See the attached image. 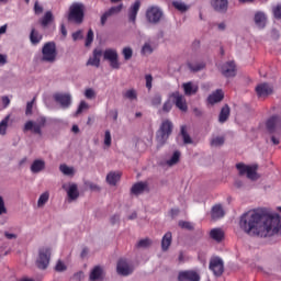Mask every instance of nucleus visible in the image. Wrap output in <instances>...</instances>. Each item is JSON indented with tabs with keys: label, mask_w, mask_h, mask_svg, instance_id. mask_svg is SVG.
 <instances>
[{
	"label": "nucleus",
	"mask_w": 281,
	"mask_h": 281,
	"mask_svg": "<svg viewBox=\"0 0 281 281\" xmlns=\"http://www.w3.org/2000/svg\"><path fill=\"white\" fill-rule=\"evenodd\" d=\"M143 54H153V47L150 44H145L142 48Z\"/></svg>",
	"instance_id": "obj_60"
},
{
	"label": "nucleus",
	"mask_w": 281,
	"mask_h": 281,
	"mask_svg": "<svg viewBox=\"0 0 281 281\" xmlns=\"http://www.w3.org/2000/svg\"><path fill=\"white\" fill-rule=\"evenodd\" d=\"M142 7V2L136 0L134 4L128 10V19L131 23H135L137 20V12H139V8Z\"/></svg>",
	"instance_id": "obj_19"
},
{
	"label": "nucleus",
	"mask_w": 281,
	"mask_h": 281,
	"mask_svg": "<svg viewBox=\"0 0 281 281\" xmlns=\"http://www.w3.org/2000/svg\"><path fill=\"white\" fill-rule=\"evenodd\" d=\"M52 258V248L49 247H42L38 250V257L36 259V267L37 269L45 270L49 267V260Z\"/></svg>",
	"instance_id": "obj_5"
},
{
	"label": "nucleus",
	"mask_w": 281,
	"mask_h": 281,
	"mask_svg": "<svg viewBox=\"0 0 281 281\" xmlns=\"http://www.w3.org/2000/svg\"><path fill=\"white\" fill-rule=\"evenodd\" d=\"M102 278V268L100 266H95L90 273V280L95 281Z\"/></svg>",
	"instance_id": "obj_35"
},
{
	"label": "nucleus",
	"mask_w": 281,
	"mask_h": 281,
	"mask_svg": "<svg viewBox=\"0 0 281 281\" xmlns=\"http://www.w3.org/2000/svg\"><path fill=\"white\" fill-rule=\"evenodd\" d=\"M91 43H93V30H89L86 37V47H90Z\"/></svg>",
	"instance_id": "obj_48"
},
{
	"label": "nucleus",
	"mask_w": 281,
	"mask_h": 281,
	"mask_svg": "<svg viewBox=\"0 0 281 281\" xmlns=\"http://www.w3.org/2000/svg\"><path fill=\"white\" fill-rule=\"evenodd\" d=\"M255 23L260 30L265 29L267 25V15H265L262 12H257L255 14Z\"/></svg>",
	"instance_id": "obj_28"
},
{
	"label": "nucleus",
	"mask_w": 281,
	"mask_h": 281,
	"mask_svg": "<svg viewBox=\"0 0 281 281\" xmlns=\"http://www.w3.org/2000/svg\"><path fill=\"white\" fill-rule=\"evenodd\" d=\"M56 56H58V50H56V43H45L42 48V60L44 63H56Z\"/></svg>",
	"instance_id": "obj_4"
},
{
	"label": "nucleus",
	"mask_w": 281,
	"mask_h": 281,
	"mask_svg": "<svg viewBox=\"0 0 281 281\" xmlns=\"http://www.w3.org/2000/svg\"><path fill=\"white\" fill-rule=\"evenodd\" d=\"M164 13L157 7H149L146 11V19L149 23H159Z\"/></svg>",
	"instance_id": "obj_9"
},
{
	"label": "nucleus",
	"mask_w": 281,
	"mask_h": 281,
	"mask_svg": "<svg viewBox=\"0 0 281 281\" xmlns=\"http://www.w3.org/2000/svg\"><path fill=\"white\" fill-rule=\"evenodd\" d=\"M266 128L269 133H276V131H280L281 128V119L280 116H271L266 122Z\"/></svg>",
	"instance_id": "obj_13"
},
{
	"label": "nucleus",
	"mask_w": 281,
	"mask_h": 281,
	"mask_svg": "<svg viewBox=\"0 0 281 281\" xmlns=\"http://www.w3.org/2000/svg\"><path fill=\"white\" fill-rule=\"evenodd\" d=\"M35 124L43 128V126L47 124V119H45V116H41L40 119H37V122Z\"/></svg>",
	"instance_id": "obj_59"
},
{
	"label": "nucleus",
	"mask_w": 281,
	"mask_h": 281,
	"mask_svg": "<svg viewBox=\"0 0 281 281\" xmlns=\"http://www.w3.org/2000/svg\"><path fill=\"white\" fill-rule=\"evenodd\" d=\"M4 236H5V238H8V240L16 239V234L4 232Z\"/></svg>",
	"instance_id": "obj_64"
},
{
	"label": "nucleus",
	"mask_w": 281,
	"mask_h": 281,
	"mask_svg": "<svg viewBox=\"0 0 281 281\" xmlns=\"http://www.w3.org/2000/svg\"><path fill=\"white\" fill-rule=\"evenodd\" d=\"M2 214H8V209L5 207L3 196L0 195V216H2Z\"/></svg>",
	"instance_id": "obj_53"
},
{
	"label": "nucleus",
	"mask_w": 281,
	"mask_h": 281,
	"mask_svg": "<svg viewBox=\"0 0 281 281\" xmlns=\"http://www.w3.org/2000/svg\"><path fill=\"white\" fill-rule=\"evenodd\" d=\"M124 8V4H119L116 7H112L108 10V13L110 16H113L114 14H120Z\"/></svg>",
	"instance_id": "obj_43"
},
{
	"label": "nucleus",
	"mask_w": 281,
	"mask_h": 281,
	"mask_svg": "<svg viewBox=\"0 0 281 281\" xmlns=\"http://www.w3.org/2000/svg\"><path fill=\"white\" fill-rule=\"evenodd\" d=\"M209 269L210 271H213V274L216 276V278H221V276H223V273L225 272L223 259L218 257L212 258L210 260Z\"/></svg>",
	"instance_id": "obj_8"
},
{
	"label": "nucleus",
	"mask_w": 281,
	"mask_h": 281,
	"mask_svg": "<svg viewBox=\"0 0 281 281\" xmlns=\"http://www.w3.org/2000/svg\"><path fill=\"white\" fill-rule=\"evenodd\" d=\"M181 136L183 138V144H192V138L190 137V134H188V131H186V126L181 127Z\"/></svg>",
	"instance_id": "obj_42"
},
{
	"label": "nucleus",
	"mask_w": 281,
	"mask_h": 281,
	"mask_svg": "<svg viewBox=\"0 0 281 281\" xmlns=\"http://www.w3.org/2000/svg\"><path fill=\"white\" fill-rule=\"evenodd\" d=\"M82 38V31H77L72 33V40L74 41H80Z\"/></svg>",
	"instance_id": "obj_63"
},
{
	"label": "nucleus",
	"mask_w": 281,
	"mask_h": 281,
	"mask_svg": "<svg viewBox=\"0 0 281 281\" xmlns=\"http://www.w3.org/2000/svg\"><path fill=\"white\" fill-rule=\"evenodd\" d=\"M109 16H111L108 11H105L102 15H101V25L104 26L106 25V21L109 20Z\"/></svg>",
	"instance_id": "obj_61"
},
{
	"label": "nucleus",
	"mask_w": 281,
	"mask_h": 281,
	"mask_svg": "<svg viewBox=\"0 0 281 281\" xmlns=\"http://www.w3.org/2000/svg\"><path fill=\"white\" fill-rule=\"evenodd\" d=\"M178 225L179 227H181V229H188L189 232H192V229H194V225L190 222L180 221Z\"/></svg>",
	"instance_id": "obj_46"
},
{
	"label": "nucleus",
	"mask_w": 281,
	"mask_h": 281,
	"mask_svg": "<svg viewBox=\"0 0 281 281\" xmlns=\"http://www.w3.org/2000/svg\"><path fill=\"white\" fill-rule=\"evenodd\" d=\"M239 227L248 236H281L280 215L271 216L265 209L244 213L239 220Z\"/></svg>",
	"instance_id": "obj_1"
},
{
	"label": "nucleus",
	"mask_w": 281,
	"mask_h": 281,
	"mask_svg": "<svg viewBox=\"0 0 281 281\" xmlns=\"http://www.w3.org/2000/svg\"><path fill=\"white\" fill-rule=\"evenodd\" d=\"M186 95H194L199 91V87H193L192 82H187L182 85Z\"/></svg>",
	"instance_id": "obj_33"
},
{
	"label": "nucleus",
	"mask_w": 281,
	"mask_h": 281,
	"mask_svg": "<svg viewBox=\"0 0 281 281\" xmlns=\"http://www.w3.org/2000/svg\"><path fill=\"white\" fill-rule=\"evenodd\" d=\"M229 113H231L229 105L225 104L221 109V112H220V115H218L220 124H225V122H227V120H229Z\"/></svg>",
	"instance_id": "obj_27"
},
{
	"label": "nucleus",
	"mask_w": 281,
	"mask_h": 281,
	"mask_svg": "<svg viewBox=\"0 0 281 281\" xmlns=\"http://www.w3.org/2000/svg\"><path fill=\"white\" fill-rule=\"evenodd\" d=\"M122 54L124 56V60H131V58H133V48L124 47Z\"/></svg>",
	"instance_id": "obj_45"
},
{
	"label": "nucleus",
	"mask_w": 281,
	"mask_h": 281,
	"mask_svg": "<svg viewBox=\"0 0 281 281\" xmlns=\"http://www.w3.org/2000/svg\"><path fill=\"white\" fill-rule=\"evenodd\" d=\"M43 127H40V125H37L36 123L32 122V121H27L24 125V132L25 131H33V133H35L36 135H43Z\"/></svg>",
	"instance_id": "obj_25"
},
{
	"label": "nucleus",
	"mask_w": 281,
	"mask_h": 281,
	"mask_svg": "<svg viewBox=\"0 0 281 281\" xmlns=\"http://www.w3.org/2000/svg\"><path fill=\"white\" fill-rule=\"evenodd\" d=\"M67 270V266H65L64 263H63V261H58L57 262V265H56V267H55V271H66Z\"/></svg>",
	"instance_id": "obj_58"
},
{
	"label": "nucleus",
	"mask_w": 281,
	"mask_h": 281,
	"mask_svg": "<svg viewBox=\"0 0 281 281\" xmlns=\"http://www.w3.org/2000/svg\"><path fill=\"white\" fill-rule=\"evenodd\" d=\"M172 245V233L167 232L161 239V250L168 251L170 249V246Z\"/></svg>",
	"instance_id": "obj_24"
},
{
	"label": "nucleus",
	"mask_w": 281,
	"mask_h": 281,
	"mask_svg": "<svg viewBox=\"0 0 281 281\" xmlns=\"http://www.w3.org/2000/svg\"><path fill=\"white\" fill-rule=\"evenodd\" d=\"M225 144V137L224 136H216L211 139V146L214 148H218V146H223Z\"/></svg>",
	"instance_id": "obj_39"
},
{
	"label": "nucleus",
	"mask_w": 281,
	"mask_h": 281,
	"mask_svg": "<svg viewBox=\"0 0 281 281\" xmlns=\"http://www.w3.org/2000/svg\"><path fill=\"white\" fill-rule=\"evenodd\" d=\"M222 74L225 78H234L236 76V64L234 61H227L222 66Z\"/></svg>",
	"instance_id": "obj_15"
},
{
	"label": "nucleus",
	"mask_w": 281,
	"mask_h": 281,
	"mask_svg": "<svg viewBox=\"0 0 281 281\" xmlns=\"http://www.w3.org/2000/svg\"><path fill=\"white\" fill-rule=\"evenodd\" d=\"M100 58H102V49L94 48L92 53V57H90L87 61V66L100 67Z\"/></svg>",
	"instance_id": "obj_17"
},
{
	"label": "nucleus",
	"mask_w": 281,
	"mask_h": 281,
	"mask_svg": "<svg viewBox=\"0 0 281 281\" xmlns=\"http://www.w3.org/2000/svg\"><path fill=\"white\" fill-rule=\"evenodd\" d=\"M103 58L104 60H109L110 67L112 69H120V60L117 50L113 48H108L103 52Z\"/></svg>",
	"instance_id": "obj_7"
},
{
	"label": "nucleus",
	"mask_w": 281,
	"mask_h": 281,
	"mask_svg": "<svg viewBox=\"0 0 281 281\" xmlns=\"http://www.w3.org/2000/svg\"><path fill=\"white\" fill-rule=\"evenodd\" d=\"M145 80H146V88L148 89V91H150V89H153V75H146Z\"/></svg>",
	"instance_id": "obj_55"
},
{
	"label": "nucleus",
	"mask_w": 281,
	"mask_h": 281,
	"mask_svg": "<svg viewBox=\"0 0 281 281\" xmlns=\"http://www.w3.org/2000/svg\"><path fill=\"white\" fill-rule=\"evenodd\" d=\"M274 19H281V4H277L272 8Z\"/></svg>",
	"instance_id": "obj_52"
},
{
	"label": "nucleus",
	"mask_w": 281,
	"mask_h": 281,
	"mask_svg": "<svg viewBox=\"0 0 281 281\" xmlns=\"http://www.w3.org/2000/svg\"><path fill=\"white\" fill-rule=\"evenodd\" d=\"M116 271L119 276H131L133 273V266L128 265L126 259H120L116 265Z\"/></svg>",
	"instance_id": "obj_11"
},
{
	"label": "nucleus",
	"mask_w": 281,
	"mask_h": 281,
	"mask_svg": "<svg viewBox=\"0 0 281 281\" xmlns=\"http://www.w3.org/2000/svg\"><path fill=\"white\" fill-rule=\"evenodd\" d=\"M179 159H181V151L176 150L171 158L167 160V166H177V164H179Z\"/></svg>",
	"instance_id": "obj_36"
},
{
	"label": "nucleus",
	"mask_w": 281,
	"mask_h": 281,
	"mask_svg": "<svg viewBox=\"0 0 281 281\" xmlns=\"http://www.w3.org/2000/svg\"><path fill=\"white\" fill-rule=\"evenodd\" d=\"M150 245H153V241L149 238H145V239H140L136 247L138 248H146V247H150Z\"/></svg>",
	"instance_id": "obj_47"
},
{
	"label": "nucleus",
	"mask_w": 281,
	"mask_h": 281,
	"mask_svg": "<svg viewBox=\"0 0 281 281\" xmlns=\"http://www.w3.org/2000/svg\"><path fill=\"white\" fill-rule=\"evenodd\" d=\"M85 3L72 2L68 9V21L75 23L76 25H82L85 23Z\"/></svg>",
	"instance_id": "obj_2"
},
{
	"label": "nucleus",
	"mask_w": 281,
	"mask_h": 281,
	"mask_svg": "<svg viewBox=\"0 0 281 281\" xmlns=\"http://www.w3.org/2000/svg\"><path fill=\"white\" fill-rule=\"evenodd\" d=\"M50 23H54V13H52V11H46L40 20V25L42 27H47Z\"/></svg>",
	"instance_id": "obj_26"
},
{
	"label": "nucleus",
	"mask_w": 281,
	"mask_h": 281,
	"mask_svg": "<svg viewBox=\"0 0 281 281\" xmlns=\"http://www.w3.org/2000/svg\"><path fill=\"white\" fill-rule=\"evenodd\" d=\"M225 98V93L223 90L217 89L215 92L209 95L207 102L209 104H217V102H223V99Z\"/></svg>",
	"instance_id": "obj_20"
},
{
	"label": "nucleus",
	"mask_w": 281,
	"mask_h": 281,
	"mask_svg": "<svg viewBox=\"0 0 281 281\" xmlns=\"http://www.w3.org/2000/svg\"><path fill=\"white\" fill-rule=\"evenodd\" d=\"M210 236L213 240H216V243H221V240L225 238V233H223V229L221 228H213L210 232Z\"/></svg>",
	"instance_id": "obj_29"
},
{
	"label": "nucleus",
	"mask_w": 281,
	"mask_h": 281,
	"mask_svg": "<svg viewBox=\"0 0 281 281\" xmlns=\"http://www.w3.org/2000/svg\"><path fill=\"white\" fill-rule=\"evenodd\" d=\"M30 41H31L32 45H38V43H41V41H43V35H41V33H38V31H36V29H32L31 34H30Z\"/></svg>",
	"instance_id": "obj_31"
},
{
	"label": "nucleus",
	"mask_w": 281,
	"mask_h": 281,
	"mask_svg": "<svg viewBox=\"0 0 281 281\" xmlns=\"http://www.w3.org/2000/svg\"><path fill=\"white\" fill-rule=\"evenodd\" d=\"M85 95L87 100H93V98H95V90H93L92 88H88L85 91Z\"/></svg>",
	"instance_id": "obj_50"
},
{
	"label": "nucleus",
	"mask_w": 281,
	"mask_h": 281,
	"mask_svg": "<svg viewBox=\"0 0 281 281\" xmlns=\"http://www.w3.org/2000/svg\"><path fill=\"white\" fill-rule=\"evenodd\" d=\"M223 216H225V211L223 210V206L221 204H215L211 211V218L213 221H218V218H223Z\"/></svg>",
	"instance_id": "obj_21"
},
{
	"label": "nucleus",
	"mask_w": 281,
	"mask_h": 281,
	"mask_svg": "<svg viewBox=\"0 0 281 281\" xmlns=\"http://www.w3.org/2000/svg\"><path fill=\"white\" fill-rule=\"evenodd\" d=\"M172 128H175V125H172L170 120L162 121V123L157 132V136H156L158 144L164 146V144H166V142H168V137H170V135H172Z\"/></svg>",
	"instance_id": "obj_3"
},
{
	"label": "nucleus",
	"mask_w": 281,
	"mask_h": 281,
	"mask_svg": "<svg viewBox=\"0 0 281 281\" xmlns=\"http://www.w3.org/2000/svg\"><path fill=\"white\" fill-rule=\"evenodd\" d=\"M8 122H10V115H7V116L0 122V135H5V133H8Z\"/></svg>",
	"instance_id": "obj_38"
},
{
	"label": "nucleus",
	"mask_w": 281,
	"mask_h": 281,
	"mask_svg": "<svg viewBox=\"0 0 281 281\" xmlns=\"http://www.w3.org/2000/svg\"><path fill=\"white\" fill-rule=\"evenodd\" d=\"M69 201H76L78 196H80V192H78V186L71 184L67 191Z\"/></svg>",
	"instance_id": "obj_30"
},
{
	"label": "nucleus",
	"mask_w": 281,
	"mask_h": 281,
	"mask_svg": "<svg viewBox=\"0 0 281 281\" xmlns=\"http://www.w3.org/2000/svg\"><path fill=\"white\" fill-rule=\"evenodd\" d=\"M171 97L176 100V106L186 113L188 111V103L186 102V98H183V94L179 92H173Z\"/></svg>",
	"instance_id": "obj_18"
},
{
	"label": "nucleus",
	"mask_w": 281,
	"mask_h": 281,
	"mask_svg": "<svg viewBox=\"0 0 281 281\" xmlns=\"http://www.w3.org/2000/svg\"><path fill=\"white\" fill-rule=\"evenodd\" d=\"M104 145L108 147L111 146V131H105Z\"/></svg>",
	"instance_id": "obj_57"
},
{
	"label": "nucleus",
	"mask_w": 281,
	"mask_h": 281,
	"mask_svg": "<svg viewBox=\"0 0 281 281\" xmlns=\"http://www.w3.org/2000/svg\"><path fill=\"white\" fill-rule=\"evenodd\" d=\"M54 100L60 104L61 109H69L71 106V94L68 93H55Z\"/></svg>",
	"instance_id": "obj_12"
},
{
	"label": "nucleus",
	"mask_w": 281,
	"mask_h": 281,
	"mask_svg": "<svg viewBox=\"0 0 281 281\" xmlns=\"http://www.w3.org/2000/svg\"><path fill=\"white\" fill-rule=\"evenodd\" d=\"M146 188H148V184L146 182H138L132 187L131 192L132 194H136V195L142 194V192H144Z\"/></svg>",
	"instance_id": "obj_32"
},
{
	"label": "nucleus",
	"mask_w": 281,
	"mask_h": 281,
	"mask_svg": "<svg viewBox=\"0 0 281 281\" xmlns=\"http://www.w3.org/2000/svg\"><path fill=\"white\" fill-rule=\"evenodd\" d=\"M43 170H45V160L35 159L31 165V172L38 175V172H43Z\"/></svg>",
	"instance_id": "obj_22"
},
{
	"label": "nucleus",
	"mask_w": 281,
	"mask_h": 281,
	"mask_svg": "<svg viewBox=\"0 0 281 281\" xmlns=\"http://www.w3.org/2000/svg\"><path fill=\"white\" fill-rule=\"evenodd\" d=\"M123 98H125L126 100H137V90L135 89L126 90L123 93Z\"/></svg>",
	"instance_id": "obj_40"
},
{
	"label": "nucleus",
	"mask_w": 281,
	"mask_h": 281,
	"mask_svg": "<svg viewBox=\"0 0 281 281\" xmlns=\"http://www.w3.org/2000/svg\"><path fill=\"white\" fill-rule=\"evenodd\" d=\"M256 93L259 98H267L273 93V88L269 83H260L256 87Z\"/></svg>",
	"instance_id": "obj_16"
},
{
	"label": "nucleus",
	"mask_w": 281,
	"mask_h": 281,
	"mask_svg": "<svg viewBox=\"0 0 281 281\" xmlns=\"http://www.w3.org/2000/svg\"><path fill=\"white\" fill-rule=\"evenodd\" d=\"M122 179V172L120 171H111L106 176V182L109 186H117V181Z\"/></svg>",
	"instance_id": "obj_23"
},
{
	"label": "nucleus",
	"mask_w": 281,
	"mask_h": 281,
	"mask_svg": "<svg viewBox=\"0 0 281 281\" xmlns=\"http://www.w3.org/2000/svg\"><path fill=\"white\" fill-rule=\"evenodd\" d=\"M85 109H89V104L85 101H81L77 109L76 115H80Z\"/></svg>",
	"instance_id": "obj_54"
},
{
	"label": "nucleus",
	"mask_w": 281,
	"mask_h": 281,
	"mask_svg": "<svg viewBox=\"0 0 281 281\" xmlns=\"http://www.w3.org/2000/svg\"><path fill=\"white\" fill-rule=\"evenodd\" d=\"M173 8H176V10H178L179 12H188L189 7H187L186 3L181 2V1H173L172 2Z\"/></svg>",
	"instance_id": "obj_41"
},
{
	"label": "nucleus",
	"mask_w": 281,
	"mask_h": 281,
	"mask_svg": "<svg viewBox=\"0 0 281 281\" xmlns=\"http://www.w3.org/2000/svg\"><path fill=\"white\" fill-rule=\"evenodd\" d=\"M47 201H49V192L46 191L40 195L37 200V207H44Z\"/></svg>",
	"instance_id": "obj_37"
},
{
	"label": "nucleus",
	"mask_w": 281,
	"mask_h": 281,
	"mask_svg": "<svg viewBox=\"0 0 281 281\" xmlns=\"http://www.w3.org/2000/svg\"><path fill=\"white\" fill-rule=\"evenodd\" d=\"M211 5L215 12H221L222 14H225L227 12V8L229 5L228 0H211Z\"/></svg>",
	"instance_id": "obj_14"
},
{
	"label": "nucleus",
	"mask_w": 281,
	"mask_h": 281,
	"mask_svg": "<svg viewBox=\"0 0 281 281\" xmlns=\"http://www.w3.org/2000/svg\"><path fill=\"white\" fill-rule=\"evenodd\" d=\"M151 104H153V106H159V104H161V94L156 93V94L151 98Z\"/></svg>",
	"instance_id": "obj_49"
},
{
	"label": "nucleus",
	"mask_w": 281,
	"mask_h": 281,
	"mask_svg": "<svg viewBox=\"0 0 281 281\" xmlns=\"http://www.w3.org/2000/svg\"><path fill=\"white\" fill-rule=\"evenodd\" d=\"M34 12H35V14H42V12H43V7H41V4H38V1H36L34 4Z\"/></svg>",
	"instance_id": "obj_62"
},
{
	"label": "nucleus",
	"mask_w": 281,
	"mask_h": 281,
	"mask_svg": "<svg viewBox=\"0 0 281 281\" xmlns=\"http://www.w3.org/2000/svg\"><path fill=\"white\" fill-rule=\"evenodd\" d=\"M59 170H60V172H63V175H66L68 177L74 175V168H71L67 165H60Z\"/></svg>",
	"instance_id": "obj_44"
},
{
	"label": "nucleus",
	"mask_w": 281,
	"mask_h": 281,
	"mask_svg": "<svg viewBox=\"0 0 281 281\" xmlns=\"http://www.w3.org/2000/svg\"><path fill=\"white\" fill-rule=\"evenodd\" d=\"M188 67L191 71H201L202 69H205V63H203V61H199V63L190 61V63H188Z\"/></svg>",
	"instance_id": "obj_34"
},
{
	"label": "nucleus",
	"mask_w": 281,
	"mask_h": 281,
	"mask_svg": "<svg viewBox=\"0 0 281 281\" xmlns=\"http://www.w3.org/2000/svg\"><path fill=\"white\" fill-rule=\"evenodd\" d=\"M237 170H239V175H247L248 179H251V181H256L258 179L257 177V170L258 166H247L243 162H239L236 165Z\"/></svg>",
	"instance_id": "obj_6"
},
{
	"label": "nucleus",
	"mask_w": 281,
	"mask_h": 281,
	"mask_svg": "<svg viewBox=\"0 0 281 281\" xmlns=\"http://www.w3.org/2000/svg\"><path fill=\"white\" fill-rule=\"evenodd\" d=\"M36 99H33L32 101L26 103V111H25L26 115H32V109H34V101Z\"/></svg>",
	"instance_id": "obj_56"
},
{
	"label": "nucleus",
	"mask_w": 281,
	"mask_h": 281,
	"mask_svg": "<svg viewBox=\"0 0 281 281\" xmlns=\"http://www.w3.org/2000/svg\"><path fill=\"white\" fill-rule=\"evenodd\" d=\"M178 281H201V276L194 270H184L178 273Z\"/></svg>",
	"instance_id": "obj_10"
},
{
	"label": "nucleus",
	"mask_w": 281,
	"mask_h": 281,
	"mask_svg": "<svg viewBox=\"0 0 281 281\" xmlns=\"http://www.w3.org/2000/svg\"><path fill=\"white\" fill-rule=\"evenodd\" d=\"M170 111H172V102L167 100L162 105V113H170Z\"/></svg>",
	"instance_id": "obj_51"
}]
</instances>
